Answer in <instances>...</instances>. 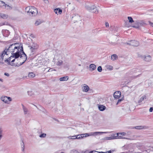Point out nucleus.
Wrapping results in <instances>:
<instances>
[{
	"instance_id": "obj_27",
	"label": "nucleus",
	"mask_w": 153,
	"mask_h": 153,
	"mask_svg": "<svg viewBox=\"0 0 153 153\" xmlns=\"http://www.w3.org/2000/svg\"><path fill=\"white\" fill-rule=\"evenodd\" d=\"M71 153H79V152L76 150H74L71 151Z\"/></svg>"
},
{
	"instance_id": "obj_13",
	"label": "nucleus",
	"mask_w": 153,
	"mask_h": 153,
	"mask_svg": "<svg viewBox=\"0 0 153 153\" xmlns=\"http://www.w3.org/2000/svg\"><path fill=\"white\" fill-rule=\"evenodd\" d=\"M99 109L101 111H103L105 110L106 107L103 105H99L98 106Z\"/></svg>"
},
{
	"instance_id": "obj_7",
	"label": "nucleus",
	"mask_w": 153,
	"mask_h": 153,
	"mask_svg": "<svg viewBox=\"0 0 153 153\" xmlns=\"http://www.w3.org/2000/svg\"><path fill=\"white\" fill-rule=\"evenodd\" d=\"M4 7L5 8L7 9H10L12 8L10 6L6 4L4 2L0 1V7Z\"/></svg>"
},
{
	"instance_id": "obj_44",
	"label": "nucleus",
	"mask_w": 153,
	"mask_h": 153,
	"mask_svg": "<svg viewBox=\"0 0 153 153\" xmlns=\"http://www.w3.org/2000/svg\"><path fill=\"white\" fill-rule=\"evenodd\" d=\"M30 92V91H28V93H29Z\"/></svg>"
},
{
	"instance_id": "obj_12",
	"label": "nucleus",
	"mask_w": 153,
	"mask_h": 153,
	"mask_svg": "<svg viewBox=\"0 0 153 153\" xmlns=\"http://www.w3.org/2000/svg\"><path fill=\"white\" fill-rule=\"evenodd\" d=\"M151 57L149 55L145 56L143 58V60L146 62H149L151 61Z\"/></svg>"
},
{
	"instance_id": "obj_39",
	"label": "nucleus",
	"mask_w": 153,
	"mask_h": 153,
	"mask_svg": "<svg viewBox=\"0 0 153 153\" xmlns=\"http://www.w3.org/2000/svg\"><path fill=\"white\" fill-rule=\"evenodd\" d=\"M142 98H144V99H146V96H144L142 97Z\"/></svg>"
},
{
	"instance_id": "obj_41",
	"label": "nucleus",
	"mask_w": 153,
	"mask_h": 153,
	"mask_svg": "<svg viewBox=\"0 0 153 153\" xmlns=\"http://www.w3.org/2000/svg\"><path fill=\"white\" fill-rule=\"evenodd\" d=\"M8 1H9L10 2H12L13 1V0H8Z\"/></svg>"
},
{
	"instance_id": "obj_36",
	"label": "nucleus",
	"mask_w": 153,
	"mask_h": 153,
	"mask_svg": "<svg viewBox=\"0 0 153 153\" xmlns=\"http://www.w3.org/2000/svg\"><path fill=\"white\" fill-rule=\"evenodd\" d=\"M4 75L7 76H9V74L8 73H4Z\"/></svg>"
},
{
	"instance_id": "obj_40",
	"label": "nucleus",
	"mask_w": 153,
	"mask_h": 153,
	"mask_svg": "<svg viewBox=\"0 0 153 153\" xmlns=\"http://www.w3.org/2000/svg\"><path fill=\"white\" fill-rule=\"evenodd\" d=\"M97 153H105V152H97Z\"/></svg>"
},
{
	"instance_id": "obj_20",
	"label": "nucleus",
	"mask_w": 153,
	"mask_h": 153,
	"mask_svg": "<svg viewBox=\"0 0 153 153\" xmlns=\"http://www.w3.org/2000/svg\"><path fill=\"white\" fill-rule=\"evenodd\" d=\"M128 18L129 20V22L132 23L134 22L132 18L131 17H128Z\"/></svg>"
},
{
	"instance_id": "obj_37",
	"label": "nucleus",
	"mask_w": 153,
	"mask_h": 153,
	"mask_svg": "<svg viewBox=\"0 0 153 153\" xmlns=\"http://www.w3.org/2000/svg\"><path fill=\"white\" fill-rule=\"evenodd\" d=\"M36 48H34V49H37L38 47H39V46L38 45H36Z\"/></svg>"
},
{
	"instance_id": "obj_33",
	"label": "nucleus",
	"mask_w": 153,
	"mask_h": 153,
	"mask_svg": "<svg viewBox=\"0 0 153 153\" xmlns=\"http://www.w3.org/2000/svg\"><path fill=\"white\" fill-rule=\"evenodd\" d=\"M105 25L106 27H109V24L107 22H105Z\"/></svg>"
},
{
	"instance_id": "obj_31",
	"label": "nucleus",
	"mask_w": 153,
	"mask_h": 153,
	"mask_svg": "<svg viewBox=\"0 0 153 153\" xmlns=\"http://www.w3.org/2000/svg\"><path fill=\"white\" fill-rule=\"evenodd\" d=\"M153 110V108H152V107L150 108L149 109V111L150 112H152Z\"/></svg>"
},
{
	"instance_id": "obj_11",
	"label": "nucleus",
	"mask_w": 153,
	"mask_h": 153,
	"mask_svg": "<svg viewBox=\"0 0 153 153\" xmlns=\"http://www.w3.org/2000/svg\"><path fill=\"white\" fill-rule=\"evenodd\" d=\"M54 12L57 14H60L62 13V10L59 8H57L55 9Z\"/></svg>"
},
{
	"instance_id": "obj_8",
	"label": "nucleus",
	"mask_w": 153,
	"mask_h": 153,
	"mask_svg": "<svg viewBox=\"0 0 153 153\" xmlns=\"http://www.w3.org/2000/svg\"><path fill=\"white\" fill-rule=\"evenodd\" d=\"M121 94V92L120 91H116L114 94V98L118 99L120 97Z\"/></svg>"
},
{
	"instance_id": "obj_34",
	"label": "nucleus",
	"mask_w": 153,
	"mask_h": 153,
	"mask_svg": "<svg viewBox=\"0 0 153 153\" xmlns=\"http://www.w3.org/2000/svg\"><path fill=\"white\" fill-rule=\"evenodd\" d=\"M62 62L61 61V62H58L57 63V64L58 65H61L62 64Z\"/></svg>"
},
{
	"instance_id": "obj_28",
	"label": "nucleus",
	"mask_w": 153,
	"mask_h": 153,
	"mask_svg": "<svg viewBox=\"0 0 153 153\" xmlns=\"http://www.w3.org/2000/svg\"><path fill=\"white\" fill-rule=\"evenodd\" d=\"M149 24L152 27H153V23L151 22L150 21L149 22Z\"/></svg>"
},
{
	"instance_id": "obj_35",
	"label": "nucleus",
	"mask_w": 153,
	"mask_h": 153,
	"mask_svg": "<svg viewBox=\"0 0 153 153\" xmlns=\"http://www.w3.org/2000/svg\"><path fill=\"white\" fill-rule=\"evenodd\" d=\"M97 152V151H91L89 153H94L95 152Z\"/></svg>"
},
{
	"instance_id": "obj_42",
	"label": "nucleus",
	"mask_w": 153,
	"mask_h": 153,
	"mask_svg": "<svg viewBox=\"0 0 153 153\" xmlns=\"http://www.w3.org/2000/svg\"><path fill=\"white\" fill-rule=\"evenodd\" d=\"M74 136H73L72 137H73V138L75 137H74Z\"/></svg>"
},
{
	"instance_id": "obj_24",
	"label": "nucleus",
	"mask_w": 153,
	"mask_h": 153,
	"mask_svg": "<svg viewBox=\"0 0 153 153\" xmlns=\"http://www.w3.org/2000/svg\"><path fill=\"white\" fill-rule=\"evenodd\" d=\"M79 136V135L75 136L74 137H75L73 138V139H80V138H82V137H80V136Z\"/></svg>"
},
{
	"instance_id": "obj_38",
	"label": "nucleus",
	"mask_w": 153,
	"mask_h": 153,
	"mask_svg": "<svg viewBox=\"0 0 153 153\" xmlns=\"http://www.w3.org/2000/svg\"><path fill=\"white\" fill-rule=\"evenodd\" d=\"M111 150H110L108 152H105V153H111Z\"/></svg>"
},
{
	"instance_id": "obj_3",
	"label": "nucleus",
	"mask_w": 153,
	"mask_h": 153,
	"mask_svg": "<svg viewBox=\"0 0 153 153\" xmlns=\"http://www.w3.org/2000/svg\"><path fill=\"white\" fill-rule=\"evenodd\" d=\"M25 11L29 13L31 16H35L37 15L38 11L36 8L34 7L28 6L25 9Z\"/></svg>"
},
{
	"instance_id": "obj_43",
	"label": "nucleus",
	"mask_w": 153,
	"mask_h": 153,
	"mask_svg": "<svg viewBox=\"0 0 153 153\" xmlns=\"http://www.w3.org/2000/svg\"><path fill=\"white\" fill-rule=\"evenodd\" d=\"M99 133V132H95V133Z\"/></svg>"
},
{
	"instance_id": "obj_4",
	"label": "nucleus",
	"mask_w": 153,
	"mask_h": 153,
	"mask_svg": "<svg viewBox=\"0 0 153 153\" xmlns=\"http://www.w3.org/2000/svg\"><path fill=\"white\" fill-rule=\"evenodd\" d=\"M8 54L7 50H4L1 53H0V62L4 59H6L8 56Z\"/></svg>"
},
{
	"instance_id": "obj_16",
	"label": "nucleus",
	"mask_w": 153,
	"mask_h": 153,
	"mask_svg": "<svg viewBox=\"0 0 153 153\" xmlns=\"http://www.w3.org/2000/svg\"><path fill=\"white\" fill-rule=\"evenodd\" d=\"M68 76H65L60 78L59 80L60 81H67L68 79Z\"/></svg>"
},
{
	"instance_id": "obj_15",
	"label": "nucleus",
	"mask_w": 153,
	"mask_h": 153,
	"mask_svg": "<svg viewBox=\"0 0 153 153\" xmlns=\"http://www.w3.org/2000/svg\"><path fill=\"white\" fill-rule=\"evenodd\" d=\"M89 87L86 85H85V86H83L82 87L83 91L85 92L88 91L89 90Z\"/></svg>"
},
{
	"instance_id": "obj_21",
	"label": "nucleus",
	"mask_w": 153,
	"mask_h": 153,
	"mask_svg": "<svg viewBox=\"0 0 153 153\" xmlns=\"http://www.w3.org/2000/svg\"><path fill=\"white\" fill-rule=\"evenodd\" d=\"M42 22L40 20H37L35 24V25L37 26L41 24Z\"/></svg>"
},
{
	"instance_id": "obj_9",
	"label": "nucleus",
	"mask_w": 153,
	"mask_h": 153,
	"mask_svg": "<svg viewBox=\"0 0 153 153\" xmlns=\"http://www.w3.org/2000/svg\"><path fill=\"white\" fill-rule=\"evenodd\" d=\"M126 135V133L125 132L118 133H117V136H115L118 138H123V137Z\"/></svg>"
},
{
	"instance_id": "obj_26",
	"label": "nucleus",
	"mask_w": 153,
	"mask_h": 153,
	"mask_svg": "<svg viewBox=\"0 0 153 153\" xmlns=\"http://www.w3.org/2000/svg\"><path fill=\"white\" fill-rule=\"evenodd\" d=\"M46 136V134H42L40 135V137H44Z\"/></svg>"
},
{
	"instance_id": "obj_30",
	"label": "nucleus",
	"mask_w": 153,
	"mask_h": 153,
	"mask_svg": "<svg viewBox=\"0 0 153 153\" xmlns=\"http://www.w3.org/2000/svg\"><path fill=\"white\" fill-rule=\"evenodd\" d=\"M144 100V98H142V97H141V98H140V99L139 100V102H142V101H143V100Z\"/></svg>"
},
{
	"instance_id": "obj_5",
	"label": "nucleus",
	"mask_w": 153,
	"mask_h": 153,
	"mask_svg": "<svg viewBox=\"0 0 153 153\" xmlns=\"http://www.w3.org/2000/svg\"><path fill=\"white\" fill-rule=\"evenodd\" d=\"M12 56H11L9 58L5 60V62H7L10 65L11 62H15V59H17V58H15V57L13 55Z\"/></svg>"
},
{
	"instance_id": "obj_6",
	"label": "nucleus",
	"mask_w": 153,
	"mask_h": 153,
	"mask_svg": "<svg viewBox=\"0 0 153 153\" xmlns=\"http://www.w3.org/2000/svg\"><path fill=\"white\" fill-rule=\"evenodd\" d=\"M1 99L3 101L7 103H9L11 101L10 97L5 96L2 97Z\"/></svg>"
},
{
	"instance_id": "obj_29",
	"label": "nucleus",
	"mask_w": 153,
	"mask_h": 153,
	"mask_svg": "<svg viewBox=\"0 0 153 153\" xmlns=\"http://www.w3.org/2000/svg\"><path fill=\"white\" fill-rule=\"evenodd\" d=\"M23 109L25 113V114H26L27 111L26 109H25L23 108Z\"/></svg>"
},
{
	"instance_id": "obj_32",
	"label": "nucleus",
	"mask_w": 153,
	"mask_h": 153,
	"mask_svg": "<svg viewBox=\"0 0 153 153\" xmlns=\"http://www.w3.org/2000/svg\"><path fill=\"white\" fill-rule=\"evenodd\" d=\"M44 2L46 4L48 3V0H43Z\"/></svg>"
},
{
	"instance_id": "obj_25",
	"label": "nucleus",
	"mask_w": 153,
	"mask_h": 153,
	"mask_svg": "<svg viewBox=\"0 0 153 153\" xmlns=\"http://www.w3.org/2000/svg\"><path fill=\"white\" fill-rule=\"evenodd\" d=\"M97 70L100 72L102 71V68L101 66H99L98 67Z\"/></svg>"
},
{
	"instance_id": "obj_2",
	"label": "nucleus",
	"mask_w": 153,
	"mask_h": 153,
	"mask_svg": "<svg viewBox=\"0 0 153 153\" xmlns=\"http://www.w3.org/2000/svg\"><path fill=\"white\" fill-rule=\"evenodd\" d=\"M27 57L25 54H23V56H21L19 59H15V62H11L10 65L13 66H19L23 64L26 60Z\"/></svg>"
},
{
	"instance_id": "obj_10",
	"label": "nucleus",
	"mask_w": 153,
	"mask_h": 153,
	"mask_svg": "<svg viewBox=\"0 0 153 153\" xmlns=\"http://www.w3.org/2000/svg\"><path fill=\"white\" fill-rule=\"evenodd\" d=\"M131 43V45L134 46H137L139 45V42L135 40L132 41Z\"/></svg>"
},
{
	"instance_id": "obj_23",
	"label": "nucleus",
	"mask_w": 153,
	"mask_h": 153,
	"mask_svg": "<svg viewBox=\"0 0 153 153\" xmlns=\"http://www.w3.org/2000/svg\"><path fill=\"white\" fill-rule=\"evenodd\" d=\"M124 100L123 97L121 98V99H119L118 100V101L116 105H117L120 102L122 101L123 100Z\"/></svg>"
},
{
	"instance_id": "obj_22",
	"label": "nucleus",
	"mask_w": 153,
	"mask_h": 153,
	"mask_svg": "<svg viewBox=\"0 0 153 153\" xmlns=\"http://www.w3.org/2000/svg\"><path fill=\"white\" fill-rule=\"evenodd\" d=\"M143 128L144 127L141 126H138L135 127V128L137 129H143Z\"/></svg>"
},
{
	"instance_id": "obj_19",
	"label": "nucleus",
	"mask_w": 153,
	"mask_h": 153,
	"mask_svg": "<svg viewBox=\"0 0 153 153\" xmlns=\"http://www.w3.org/2000/svg\"><path fill=\"white\" fill-rule=\"evenodd\" d=\"M90 68L92 69V71L94 70L96 68V66L93 64H91L90 65Z\"/></svg>"
},
{
	"instance_id": "obj_14",
	"label": "nucleus",
	"mask_w": 153,
	"mask_h": 153,
	"mask_svg": "<svg viewBox=\"0 0 153 153\" xmlns=\"http://www.w3.org/2000/svg\"><path fill=\"white\" fill-rule=\"evenodd\" d=\"M7 15L1 13H0V18L5 19H7Z\"/></svg>"
},
{
	"instance_id": "obj_1",
	"label": "nucleus",
	"mask_w": 153,
	"mask_h": 153,
	"mask_svg": "<svg viewBox=\"0 0 153 153\" xmlns=\"http://www.w3.org/2000/svg\"><path fill=\"white\" fill-rule=\"evenodd\" d=\"M7 51L11 52L15 58H18L20 56H22L23 54H25L23 50L22 45L20 43H16L11 45Z\"/></svg>"
},
{
	"instance_id": "obj_17",
	"label": "nucleus",
	"mask_w": 153,
	"mask_h": 153,
	"mask_svg": "<svg viewBox=\"0 0 153 153\" xmlns=\"http://www.w3.org/2000/svg\"><path fill=\"white\" fill-rule=\"evenodd\" d=\"M35 76V74L33 72L30 73L28 75V76L30 78H33Z\"/></svg>"
},
{
	"instance_id": "obj_18",
	"label": "nucleus",
	"mask_w": 153,
	"mask_h": 153,
	"mask_svg": "<svg viewBox=\"0 0 153 153\" xmlns=\"http://www.w3.org/2000/svg\"><path fill=\"white\" fill-rule=\"evenodd\" d=\"M117 58V56L116 54H114L111 56V59L113 60H116Z\"/></svg>"
}]
</instances>
